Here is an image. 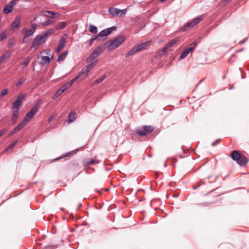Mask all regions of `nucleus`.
I'll list each match as a JSON object with an SVG mask.
<instances>
[{
	"instance_id": "f257e3e1",
	"label": "nucleus",
	"mask_w": 249,
	"mask_h": 249,
	"mask_svg": "<svg viewBox=\"0 0 249 249\" xmlns=\"http://www.w3.org/2000/svg\"><path fill=\"white\" fill-rule=\"evenodd\" d=\"M54 32V30L51 29L46 32L43 35H38L34 38L32 42L31 50L35 51L41 43L45 42L48 38L49 36Z\"/></svg>"
},
{
	"instance_id": "f03ea898",
	"label": "nucleus",
	"mask_w": 249,
	"mask_h": 249,
	"mask_svg": "<svg viewBox=\"0 0 249 249\" xmlns=\"http://www.w3.org/2000/svg\"><path fill=\"white\" fill-rule=\"evenodd\" d=\"M124 38L119 36L113 40H108L102 45H105V49L107 47L108 51H110L120 46L124 42Z\"/></svg>"
},
{
	"instance_id": "7ed1b4c3",
	"label": "nucleus",
	"mask_w": 249,
	"mask_h": 249,
	"mask_svg": "<svg viewBox=\"0 0 249 249\" xmlns=\"http://www.w3.org/2000/svg\"><path fill=\"white\" fill-rule=\"evenodd\" d=\"M39 109V105L37 103L27 113L23 120L22 121L26 124L28 122L34 117L37 113Z\"/></svg>"
},
{
	"instance_id": "20e7f679",
	"label": "nucleus",
	"mask_w": 249,
	"mask_h": 249,
	"mask_svg": "<svg viewBox=\"0 0 249 249\" xmlns=\"http://www.w3.org/2000/svg\"><path fill=\"white\" fill-rule=\"evenodd\" d=\"M148 44V42H144L134 46L128 52V53L125 54V56L128 57L129 56L133 55L137 52L145 49Z\"/></svg>"
},
{
	"instance_id": "39448f33",
	"label": "nucleus",
	"mask_w": 249,
	"mask_h": 249,
	"mask_svg": "<svg viewBox=\"0 0 249 249\" xmlns=\"http://www.w3.org/2000/svg\"><path fill=\"white\" fill-rule=\"evenodd\" d=\"M105 50V45H100L96 49L93 51L89 56L86 59V62L89 63L93 59L96 58L99 55Z\"/></svg>"
},
{
	"instance_id": "423d86ee",
	"label": "nucleus",
	"mask_w": 249,
	"mask_h": 249,
	"mask_svg": "<svg viewBox=\"0 0 249 249\" xmlns=\"http://www.w3.org/2000/svg\"><path fill=\"white\" fill-rule=\"evenodd\" d=\"M204 18V16L201 15L198 17L195 18L191 21L185 24L181 28L183 31H185L188 29H191L194 27L195 25L198 24Z\"/></svg>"
},
{
	"instance_id": "0eeeda50",
	"label": "nucleus",
	"mask_w": 249,
	"mask_h": 249,
	"mask_svg": "<svg viewBox=\"0 0 249 249\" xmlns=\"http://www.w3.org/2000/svg\"><path fill=\"white\" fill-rule=\"evenodd\" d=\"M154 130V128L153 126L151 125H145L143 126L142 129L138 130L137 133L141 136H144L148 133L152 132Z\"/></svg>"
},
{
	"instance_id": "6e6552de",
	"label": "nucleus",
	"mask_w": 249,
	"mask_h": 249,
	"mask_svg": "<svg viewBox=\"0 0 249 249\" xmlns=\"http://www.w3.org/2000/svg\"><path fill=\"white\" fill-rule=\"evenodd\" d=\"M25 95L23 94H19L17 100L13 103L12 106V109H16L19 110V107L23 101Z\"/></svg>"
},
{
	"instance_id": "1a4fd4ad",
	"label": "nucleus",
	"mask_w": 249,
	"mask_h": 249,
	"mask_svg": "<svg viewBox=\"0 0 249 249\" xmlns=\"http://www.w3.org/2000/svg\"><path fill=\"white\" fill-rule=\"evenodd\" d=\"M94 64L93 63H90L82 70L80 72L82 76V78L85 79L87 77L88 72L93 68Z\"/></svg>"
},
{
	"instance_id": "9d476101",
	"label": "nucleus",
	"mask_w": 249,
	"mask_h": 249,
	"mask_svg": "<svg viewBox=\"0 0 249 249\" xmlns=\"http://www.w3.org/2000/svg\"><path fill=\"white\" fill-rule=\"evenodd\" d=\"M116 27L112 26L110 28H108L104 29V30H102V31H101L99 33V34L96 36H98V38H99V37H100V36H101V37L106 36L110 35L112 31L113 30H116Z\"/></svg>"
},
{
	"instance_id": "9b49d317",
	"label": "nucleus",
	"mask_w": 249,
	"mask_h": 249,
	"mask_svg": "<svg viewBox=\"0 0 249 249\" xmlns=\"http://www.w3.org/2000/svg\"><path fill=\"white\" fill-rule=\"evenodd\" d=\"M100 163V161L96 159H91L89 158H86L83 161V164L84 166L89 165L97 164Z\"/></svg>"
},
{
	"instance_id": "f8f14e48",
	"label": "nucleus",
	"mask_w": 249,
	"mask_h": 249,
	"mask_svg": "<svg viewBox=\"0 0 249 249\" xmlns=\"http://www.w3.org/2000/svg\"><path fill=\"white\" fill-rule=\"evenodd\" d=\"M21 22V16H18L16 17L15 20L12 22L11 29L12 30L19 28Z\"/></svg>"
},
{
	"instance_id": "ddd939ff",
	"label": "nucleus",
	"mask_w": 249,
	"mask_h": 249,
	"mask_svg": "<svg viewBox=\"0 0 249 249\" xmlns=\"http://www.w3.org/2000/svg\"><path fill=\"white\" fill-rule=\"evenodd\" d=\"M195 47V46L194 47H189L183 51L179 56V59H182L185 58L190 52L192 51L194 49Z\"/></svg>"
},
{
	"instance_id": "4468645a",
	"label": "nucleus",
	"mask_w": 249,
	"mask_h": 249,
	"mask_svg": "<svg viewBox=\"0 0 249 249\" xmlns=\"http://www.w3.org/2000/svg\"><path fill=\"white\" fill-rule=\"evenodd\" d=\"M241 155L242 154L240 153L238 151H233L231 154V157L233 160H235L237 162V160H239V159L241 158Z\"/></svg>"
},
{
	"instance_id": "2eb2a0df",
	"label": "nucleus",
	"mask_w": 249,
	"mask_h": 249,
	"mask_svg": "<svg viewBox=\"0 0 249 249\" xmlns=\"http://www.w3.org/2000/svg\"><path fill=\"white\" fill-rule=\"evenodd\" d=\"M12 123L13 124H15L17 123L18 118V113H19V110H16V109H12Z\"/></svg>"
},
{
	"instance_id": "dca6fc26",
	"label": "nucleus",
	"mask_w": 249,
	"mask_h": 249,
	"mask_svg": "<svg viewBox=\"0 0 249 249\" xmlns=\"http://www.w3.org/2000/svg\"><path fill=\"white\" fill-rule=\"evenodd\" d=\"M248 162L247 158L243 155H241V158L236 162L240 166L245 165Z\"/></svg>"
},
{
	"instance_id": "f3484780",
	"label": "nucleus",
	"mask_w": 249,
	"mask_h": 249,
	"mask_svg": "<svg viewBox=\"0 0 249 249\" xmlns=\"http://www.w3.org/2000/svg\"><path fill=\"white\" fill-rule=\"evenodd\" d=\"M108 11L112 16L119 17L120 9L115 7H110L108 9Z\"/></svg>"
},
{
	"instance_id": "a211bd4d",
	"label": "nucleus",
	"mask_w": 249,
	"mask_h": 249,
	"mask_svg": "<svg viewBox=\"0 0 249 249\" xmlns=\"http://www.w3.org/2000/svg\"><path fill=\"white\" fill-rule=\"evenodd\" d=\"M41 14L47 18H53L56 13L54 12L51 11H42Z\"/></svg>"
},
{
	"instance_id": "6ab92c4d",
	"label": "nucleus",
	"mask_w": 249,
	"mask_h": 249,
	"mask_svg": "<svg viewBox=\"0 0 249 249\" xmlns=\"http://www.w3.org/2000/svg\"><path fill=\"white\" fill-rule=\"evenodd\" d=\"M23 30L25 31L24 38L29 37V36L33 35L35 33V29L32 30V29H30L29 30H27V28H25L23 29Z\"/></svg>"
},
{
	"instance_id": "aec40b11",
	"label": "nucleus",
	"mask_w": 249,
	"mask_h": 249,
	"mask_svg": "<svg viewBox=\"0 0 249 249\" xmlns=\"http://www.w3.org/2000/svg\"><path fill=\"white\" fill-rule=\"evenodd\" d=\"M66 43V40L65 39H61L59 41V44L57 49V52H59L60 51L63 47L65 46Z\"/></svg>"
},
{
	"instance_id": "412c9836",
	"label": "nucleus",
	"mask_w": 249,
	"mask_h": 249,
	"mask_svg": "<svg viewBox=\"0 0 249 249\" xmlns=\"http://www.w3.org/2000/svg\"><path fill=\"white\" fill-rule=\"evenodd\" d=\"M75 113L74 111L71 110L70 112V113L68 115V118H69L68 122L69 123L73 122L75 120Z\"/></svg>"
},
{
	"instance_id": "4be33fe9",
	"label": "nucleus",
	"mask_w": 249,
	"mask_h": 249,
	"mask_svg": "<svg viewBox=\"0 0 249 249\" xmlns=\"http://www.w3.org/2000/svg\"><path fill=\"white\" fill-rule=\"evenodd\" d=\"M14 9V7H11L10 5H6L3 9V13L4 14H8Z\"/></svg>"
},
{
	"instance_id": "5701e85b",
	"label": "nucleus",
	"mask_w": 249,
	"mask_h": 249,
	"mask_svg": "<svg viewBox=\"0 0 249 249\" xmlns=\"http://www.w3.org/2000/svg\"><path fill=\"white\" fill-rule=\"evenodd\" d=\"M68 54V51H66L62 53L61 55H60L57 58V62H60L61 61H64L66 58V56Z\"/></svg>"
},
{
	"instance_id": "b1692460",
	"label": "nucleus",
	"mask_w": 249,
	"mask_h": 249,
	"mask_svg": "<svg viewBox=\"0 0 249 249\" xmlns=\"http://www.w3.org/2000/svg\"><path fill=\"white\" fill-rule=\"evenodd\" d=\"M80 79L81 80H83L84 79L82 78V75L80 74V73H79L74 78L72 79V80H71L70 81H69V82H67L68 84L70 85V86L71 87V86L72 85V84L77 79Z\"/></svg>"
},
{
	"instance_id": "393cba45",
	"label": "nucleus",
	"mask_w": 249,
	"mask_h": 249,
	"mask_svg": "<svg viewBox=\"0 0 249 249\" xmlns=\"http://www.w3.org/2000/svg\"><path fill=\"white\" fill-rule=\"evenodd\" d=\"M53 58V56L51 57H49L47 56H43L42 57V60L43 61L42 63L43 65L49 64L50 63L51 59Z\"/></svg>"
},
{
	"instance_id": "a878e982",
	"label": "nucleus",
	"mask_w": 249,
	"mask_h": 249,
	"mask_svg": "<svg viewBox=\"0 0 249 249\" xmlns=\"http://www.w3.org/2000/svg\"><path fill=\"white\" fill-rule=\"evenodd\" d=\"M67 25V23L66 22H60L58 23V25L55 27V29H62L64 28Z\"/></svg>"
},
{
	"instance_id": "bb28decb",
	"label": "nucleus",
	"mask_w": 249,
	"mask_h": 249,
	"mask_svg": "<svg viewBox=\"0 0 249 249\" xmlns=\"http://www.w3.org/2000/svg\"><path fill=\"white\" fill-rule=\"evenodd\" d=\"M25 125L26 124L22 121L14 128L15 131H16L17 132L19 131L21 129L24 127Z\"/></svg>"
},
{
	"instance_id": "cd10ccee",
	"label": "nucleus",
	"mask_w": 249,
	"mask_h": 249,
	"mask_svg": "<svg viewBox=\"0 0 249 249\" xmlns=\"http://www.w3.org/2000/svg\"><path fill=\"white\" fill-rule=\"evenodd\" d=\"M11 56V53L9 52H6L5 53H4L0 57V59L2 60V61H4V60L8 58Z\"/></svg>"
},
{
	"instance_id": "c85d7f7f",
	"label": "nucleus",
	"mask_w": 249,
	"mask_h": 249,
	"mask_svg": "<svg viewBox=\"0 0 249 249\" xmlns=\"http://www.w3.org/2000/svg\"><path fill=\"white\" fill-rule=\"evenodd\" d=\"M89 32L91 33L96 34L97 33V28L95 26L89 25Z\"/></svg>"
},
{
	"instance_id": "c756f323",
	"label": "nucleus",
	"mask_w": 249,
	"mask_h": 249,
	"mask_svg": "<svg viewBox=\"0 0 249 249\" xmlns=\"http://www.w3.org/2000/svg\"><path fill=\"white\" fill-rule=\"evenodd\" d=\"M18 142L17 140L13 141L6 148L5 151L12 149Z\"/></svg>"
},
{
	"instance_id": "7c9ffc66",
	"label": "nucleus",
	"mask_w": 249,
	"mask_h": 249,
	"mask_svg": "<svg viewBox=\"0 0 249 249\" xmlns=\"http://www.w3.org/2000/svg\"><path fill=\"white\" fill-rule=\"evenodd\" d=\"M31 60V57H27L25 58L24 61L22 63V65L24 67L27 66L28 65V64H29Z\"/></svg>"
},
{
	"instance_id": "2f4dec72",
	"label": "nucleus",
	"mask_w": 249,
	"mask_h": 249,
	"mask_svg": "<svg viewBox=\"0 0 249 249\" xmlns=\"http://www.w3.org/2000/svg\"><path fill=\"white\" fill-rule=\"evenodd\" d=\"M177 41L178 40L176 38L173 39L170 41L168 42L167 43L166 45L167 46V47L170 48L174 44H175L177 43Z\"/></svg>"
},
{
	"instance_id": "473e14b6",
	"label": "nucleus",
	"mask_w": 249,
	"mask_h": 249,
	"mask_svg": "<svg viewBox=\"0 0 249 249\" xmlns=\"http://www.w3.org/2000/svg\"><path fill=\"white\" fill-rule=\"evenodd\" d=\"M106 76H107L106 74H104V75L101 76L96 81H94V83H95V84L100 83L104 80V79L106 77Z\"/></svg>"
},
{
	"instance_id": "72a5a7b5",
	"label": "nucleus",
	"mask_w": 249,
	"mask_h": 249,
	"mask_svg": "<svg viewBox=\"0 0 249 249\" xmlns=\"http://www.w3.org/2000/svg\"><path fill=\"white\" fill-rule=\"evenodd\" d=\"M127 11V9L120 10L119 17H122L124 16L126 14Z\"/></svg>"
},
{
	"instance_id": "f704fd0d",
	"label": "nucleus",
	"mask_w": 249,
	"mask_h": 249,
	"mask_svg": "<svg viewBox=\"0 0 249 249\" xmlns=\"http://www.w3.org/2000/svg\"><path fill=\"white\" fill-rule=\"evenodd\" d=\"M9 90L7 89H5L1 91L0 95V99L2 98L3 96L6 95L8 93Z\"/></svg>"
},
{
	"instance_id": "c9c22d12",
	"label": "nucleus",
	"mask_w": 249,
	"mask_h": 249,
	"mask_svg": "<svg viewBox=\"0 0 249 249\" xmlns=\"http://www.w3.org/2000/svg\"><path fill=\"white\" fill-rule=\"evenodd\" d=\"M14 40L13 38H11L8 40V45L7 47L9 48H10L12 47V46L14 44Z\"/></svg>"
},
{
	"instance_id": "e433bc0d",
	"label": "nucleus",
	"mask_w": 249,
	"mask_h": 249,
	"mask_svg": "<svg viewBox=\"0 0 249 249\" xmlns=\"http://www.w3.org/2000/svg\"><path fill=\"white\" fill-rule=\"evenodd\" d=\"M70 85L68 84V83H66L62 87L60 88L61 89L63 90V91L64 92L67 89L70 88Z\"/></svg>"
},
{
	"instance_id": "4c0bfd02",
	"label": "nucleus",
	"mask_w": 249,
	"mask_h": 249,
	"mask_svg": "<svg viewBox=\"0 0 249 249\" xmlns=\"http://www.w3.org/2000/svg\"><path fill=\"white\" fill-rule=\"evenodd\" d=\"M98 39V36H96V37L94 38H91L90 39H89V45L91 46L93 44L94 41L95 40Z\"/></svg>"
},
{
	"instance_id": "58836bf2",
	"label": "nucleus",
	"mask_w": 249,
	"mask_h": 249,
	"mask_svg": "<svg viewBox=\"0 0 249 249\" xmlns=\"http://www.w3.org/2000/svg\"><path fill=\"white\" fill-rule=\"evenodd\" d=\"M7 37V35L4 33H2L0 35V41H2Z\"/></svg>"
},
{
	"instance_id": "ea45409f",
	"label": "nucleus",
	"mask_w": 249,
	"mask_h": 249,
	"mask_svg": "<svg viewBox=\"0 0 249 249\" xmlns=\"http://www.w3.org/2000/svg\"><path fill=\"white\" fill-rule=\"evenodd\" d=\"M53 23V20H52V19H48L47 20H46V21L43 24V25L44 26H47V25H50L52 23Z\"/></svg>"
},
{
	"instance_id": "a19ab883",
	"label": "nucleus",
	"mask_w": 249,
	"mask_h": 249,
	"mask_svg": "<svg viewBox=\"0 0 249 249\" xmlns=\"http://www.w3.org/2000/svg\"><path fill=\"white\" fill-rule=\"evenodd\" d=\"M24 81L22 78L20 79L16 84L17 86L18 87L21 85L23 83Z\"/></svg>"
},
{
	"instance_id": "79ce46f5",
	"label": "nucleus",
	"mask_w": 249,
	"mask_h": 249,
	"mask_svg": "<svg viewBox=\"0 0 249 249\" xmlns=\"http://www.w3.org/2000/svg\"><path fill=\"white\" fill-rule=\"evenodd\" d=\"M17 4V0H12L10 2V6H11V7H13L14 5H15Z\"/></svg>"
},
{
	"instance_id": "37998d69",
	"label": "nucleus",
	"mask_w": 249,
	"mask_h": 249,
	"mask_svg": "<svg viewBox=\"0 0 249 249\" xmlns=\"http://www.w3.org/2000/svg\"><path fill=\"white\" fill-rule=\"evenodd\" d=\"M63 92L64 91H63V90L60 88L55 93H56V94L58 95V96H60Z\"/></svg>"
},
{
	"instance_id": "c03bdc74",
	"label": "nucleus",
	"mask_w": 249,
	"mask_h": 249,
	"mask_svg": "<svg viewBox=\"0 0 249 249\" xmlns=\"http://www.w3.org/2000/svg\"><path fill=\"white\" fill-rule=\"evenodd\" d=\"M7 131V129L4 128L1 130H0V137L2 136Z\"/></svg>"
},
{
	"instance_id": "a18cd8bd",
	"label": "nucleus",
	"mask_w": 249,
	"mask_h": 249,
	"mask_svg": "<svg viewBox=\"0 0 249 249\" xmlns=\"http://www.w3.org/2000/svg\"><path fill=\"white\" fill-rule=\"evenodd\" d=\"M169 48L168 47H167V46L166 45V46L165 47H164L162 50H161V52L162 53H164L165 52V51Z\"/></svg>"
},
{
	"instance_id": "49530a36",
	"label": "nucleus",
	"mask_w": 249,
	"mask_h": 249,
	"mask_svg": "<svg viewBox=\"0 0 249 249\" xmlns=\"http://www.w3.org/2000/svg\"><path fill=\"white\" fill-rule=\"evenodd\" d=\"M55 117V115H51L48 120V123H50Z\"/></svg>"
},
{
	"instance_id": "de8ad7c7",
	"label": "nucleus",
	"mask_w": 249,
	"mask_h": 249,
	"mask_svg": "<svg viewBox=\"0 0 249 249\" xmlns=\"http://www.w3.org/2000/svg\"><path fill=\"white\" fill-rule=\"evenodd\" d=\"M16 131H15V129H13L9 133V136H12L13 134H14L15 133H16Z\"/></svg>"
},
{
	"instance_id": "09e8293b",
	"label": "nucleus",
	"mask_w": 249,
	"mask_h": 249,
	"mask_svg": "<svg viewBox=\"0 0 249 249\" xmlns=\"http://www.w3.org/2000/svg\"><path fill=\"white\" fill-rule=\"evenodd\" d=\"M36 24H32V30H34L35 29V31H36Z\"/></svg>"
},
{
	"instance_id": "8fccbe9b",
	"label": "nucleus",
	"mask_w": 249,
	"mask_h": 249,
	"mask_svg": "<svg viewBox=\"0 0 249 249\" xmlns=\"http://www.w3.org/2000/svg\"><path fill=\"white\" fill-rule=\"evenodd\" d=\"M59 96L58 95L56 94V93H55L53 96V99H55L57 97H58Z\"/></svg>"
},
{
	"instance_id": "3c124183",
	"label": "nucleus",
	"mask_w": 249,
	"mask_h": 249,
	"mask_svg": "<svg viewBox=\"0 0 249 249\" xmlns=\"http://www.w3.org/2000/svg\"><path fill=\"white\" fill-rule=\"evenodd\" d=\"M247 39H248V38H246V39L245 40L240 41L239 42V44H242L244 43L247 41Z\"/></svg>"
},
{
	"instance_id": "603ef678",
	"label": "nucleus",
	"mask_w": 249,
	"mask_h": 249,
	"mask_svg": "<svg viewBox=\"0 0 249 249\" xmlns=\"http://www.w3.org/2000/svg\"><path fill=\"white\" fill-rule=\"evenodd\" d=\"M46 54H49L50 53V51L49 50H46L45 51Z\"/></svg>"
},
{
	"instance_id": "864d4df0",
	"label": "nucleus",
	"mask_w": 249,
	"mask_h": 249,
	"mask_svg": "<svg viewBox=\"0 0 249 249\" xmlns=\"http://www.w3.org/2000/svg\"><path fill=\"white\" fill-rule=\"evenodd\" d=\"M216 142H212V145L213 146H215V145H216Z\"/></svg>"
},
{
	"instance_id": "5fc2aeb1",
	"label": "nucleus",
	"mask_w": 249,
	"mask_h": 249,
	"mask_svg": "<svg viewBox=\"0 0 249 249\" xmlns=\"http://www.w3.org/2000/svg\"><path fill=\"white\" fill-rule=\"evenodd\" d=\"M220 141H221V139H217L216 140L215 142L216 143H219L220 142Z\"/></svg>"
},
{
	"instance_id": "6e6d98bb",
	"label": "nucleus",
	"mask_w": 249,
	"mask_h": 249,
	"mask_svg": "<svg viewBox=\"0 0 249 249\" xmlns=\"http://www.w3.org/2000/svg\"><path fill=\"white\" fill-rule=\"evenodd\" d=\"M231 0H224V1H225V2L226 3H228Z\"/></svg>"
},
{
	"instance_id": "4d7b16f0",
	"label": "nucleus",
	"mask_w": 249,
	"mask_h": 249,
	"mask_svg": "<svg viewBox=\"0 0 249 249\" xmlns=\"http://www.w3.org/2000/svg\"><path fill=\"white\" fill-rule=\"evenodd\" d=\"M211 178V176H208V177L207 178V179H210Z\"/></svg>"
},
{
	"instance_id": "13d9d810",
	"label": "nucleus",
	"mask_w": 249,
	"mask_h": 249,
	"mask_svg": "<svg viewBox=\"0 0 249 249\" xmlns=\"http://www.w3.org/2000/svg\"><path fill=\"white\" fill-rule=\"evenodd\" d=\"M37 19V17H35L34 18V20L36 21Z\"/></svg>"
},
{
	"instance_id": "bf43d9fd",
	"label": "nucleus",
	"mask_w": 249,
	"mask_h": 249,
	"mask_svg": "<svg viewBox=\"0 0 249 249\" xmlns=\"http://www.w3.org/2000/svg\"><path fill=\"white\" fill-rule=\"evenodd\" d=\"M166 0H160V2H164Z\"/></svg>"
},
{
	"instance_id": "052dcab7",
	"label": "nucleus",
	"mask_w": 249,
	"mask_h": 249,
	"mask_svg": "<svg viewBox=\"0 0 249 249\" xmlns=\"http://www.w3.org/2000/svg\"><path fill=\"white\" fill-rule=\"evenodd\" d=\"M25 38H24H24H23V40H22V42H23V43H24V42H25Z\"/></svg>"
},
{
	"instance_id": "680f3d73",
	"label": "nucleus",
	"mask_w": 249,
	"mask_h": 249,
	"mask_svg": "<svg viewBox=\"0 0 249 249\" xmlns=\"http://www.w3.org/2000/svg\"><path fill=\"white\" fill-rule=\"evenodd\" d=\"M242 50H243V49H241V50H239V51H238V52L242 51Z\"/></svg>"
},
{
	"instance_id": "e2e57ef3",
	"label": "nucleus",
	"mask_w": 249,
	"mask_h": 249,
	"mask_svg": "<svg viewBox=\"0 0 249 249\" xmlns=\"http://www.w3.org/2000/svg\"><path fill=\"white\" fill-rule=\"evenodd\" d=\"M24 1H28V0H23Z\"/></svg>"
}]
</instances>
